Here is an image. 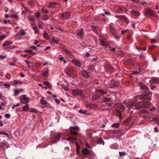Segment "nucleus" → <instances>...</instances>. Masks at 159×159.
I'll return each instance as SVG.
<instances>
[{"label": "nucleus", "mask_w": 159, "mask_h": 159, "mask_svg": "<svg viewBox=\"0 0 159 159\" xmlns=\"http://www.w3.org/2000/svg\"><path fill=\"white\" fill-rule=\"evenodd\" d=\"M149 106L150 103L146 101L138 102L134 100L127 104V107L129 109L136 110L139 109L141 107L148 108Z\"/></svg>", "instance_id": "nucleus-1"}, {"label": "nucleus", "mask_w": 159, "mask_h": 159, "mask_svg": "<svg viewBox=\"0 0 159 159\" xmlns=\"http://www.w3.org/2000/svg\"><path fill=\"white\" fill-rule=\"evenodd\" d=\"M72 94L75 96H82L83 93V92L80 89H75L72 90Z\"/></svg>", "instance_id": "nucleus-2"}, {"label": "nucleus", "mask_w": 159, "mask_h": 159, "mask_svg": "<svg viewBox=\"0 0 159 159\" xmlns=\"http://www.w3.org/2000/svg\"><path fill=\"white\" fill-rule=\"evenodd\" d=\"M86 106L88 108L91 110H94L97 107L96 104L93 103H87L86 105Z\"/></svg>", "instance_id": "nucleus-3"}, {"label": "nucleus", "mask_w": 159, "mask_h": 159, "mask_svg": "<svg viewBox=\"0 0 159 159\" xmlns=\"http://www.w3.org/2000/svg\"><path fill=\"white\" fill-rule=\"evenodd\" d=\"M118 82H115L114 80H111L109 83L108 87L111 88L116 86L118 84Z\"/></svg>", "instance_id": "nucleus-4"}, {"label": "nucleus", "mask_w": 159, "mask_h": 159, "mask_svg": "<svg viewBox=\"0 0 159 159\" xmlns=\"http://www.w3.org/2000/svg\"><path fill=\"white\" fill-rule=\"evenodd\" d=\"M61 135V134L58 133L57 134L53 139L51 142L52 144H53L57 143L59 140V138H60Z\"/></svg>", "instance_id": "nucleus-5"}, {"label": "nucleus", "mask_w": 159, "mask_h": 159, "mask_svg": "<svg viewBox=\"0 0 159 159\" xmlns=\"http://www.w3.org/2000/svg\"><path fill=\"white\" fill-rule=\"evenodd\" d=\"M29 98H27L25 95H23L20 98V102L22 103H27L29 102V101L28 100Z\"/></svg>", "instance_id": "nucleus-6"}, {"label": "nucleus", "mask_w": 159, "mask_h": 159, "mask_svg": "<svg viewBox=\"0 0 159 159\" xmlns=\"http://www.w3.org/2000/svg\"><path fill=\"white\" fill-rule=\"evenodd\" d=\"M149 82L151 84H159V78L153 77L150 80Z\"/></svg>", "instance_id": "nucleus-7"}, {"label": "nucleus", "mask_w": 159, "mask_h": 159, "mask_svg": "<svg viewBox=\"0 0 159 159\" xmlns=\"http://www.w3.org/2000/svg\"><path fill=\"white\" fill-rule=\"evenodd\" d=\"M100 44L104 46L105 47H107L109 45V43L108 42L104 40L100 39Z\"/></svg>", "instance_id": "nucleus-8"}, {"label": "nucleus", "mask_w": 159, "mask_h": 159, "mask_svg": "<svg viewBox=\"0 0 159 159\" xmlns=\"http://www.w3.org/2000/svg\"><path fill=\"white\" fill-rule=\"evenodd\" d=\"M70 128L71 129L70 132L71 133V134L74 135H77V133L76 132L72 130H79V128L78 126H76L71 127H70Z\"/></svg>", "instance_id": "nucleus-9"}, {"label": "nucleus", "mask_w": 159, "mask_h": 159, "mask_svg": "<svg viewBox=\"0 0 159 159\" xmlns=\"http://www.w3.org/2000/svg\"><path fill=\"white\" fill-rule=\"evenodd\" d=\"M10 83L12 85H21L22 84V82L21 81L18 80H14L10 82Z\"/></svg>", "instance_id": "nucleus-10"}, {"label": "nucleus", "mask_w": 159, "mask_h": 159, "mask_svg": "<svg viewBox=\"0 0 159 159\" xmlns=\"http://www.w3.org/2000/svg\"><path fill=\"white\" fill-rule=\"evenodd\" d=\"M70 13L69 11L63 13L62 15V18L63 19H68L70 16Z\"/></svg>", "instance_id": "nucleus-11"}, {"label": "nucleus", "mask_w": 159, "mask_h": 159, "mask_svg": "<svg viewBox=\"0 0 159 159\" xmlns=\"http://www.w3.org/2000/svg\"><path fill=\"white\" fill-rule=\"evenodd\" d=\"M58 4L57 3L53 2H50L49 4L47 5V7L48 8H54L56 7L58 5Z\"/></svg>", "instance_id": "nucleus-12"}, {"label": "nucleus", "mask_w": 159, "mask_h": 159, "mask_svg": "<svg viewBox=\"0 0 159 159\" xmlns=\"http://www.w3.org/2000/svg\"><path fill=\"white\" fill-rule=\"evenodd\" d=\"M72 62L73 63L78 67H80L81 66V64L80 62L77 59H73L72 60Z\"/></svg>", "instance_id": "nucleus-13"}, {"label": "nucleus", "mask_w": 159, "mask_h": 159, "mask_svg": "<svg viewBox=\"0 0 159 159\" xmlns=\"http://www.w3.org/2000/svg\"><path fill=\"white\" fill-rule=\"evenodd\" d=\"M77 36L78 38L80 39H83V36L84 34L83 31V29H81L77 33Z\"/></svg>", "instance_id": "nucleus-14"}, {"label": "nucleus", "mask_w": 159, "mask_h": 159, "mask_svg": "<svg viewBox=\"0 0 159 159\" xmlns=\"http://www.w3.org/2000/svg\"><path fill=\"white\" fill-rule=\"evenodd\" d=\"M65 71L68 75L71 76L72 75L73 70L70 68H66L65 69Z\"/></svg>", "instance_id": "nucleus-15"}, {"label": "nucleus", "mask_w": 159, "mask_h": 159, "mask_svg": "<svg viewBox=\"0 0 159 159\" xmlns=\"http://www.w3.org/2000/svg\"><path fill=\"white\" fill-rule=\"evenodd\" d=\"M139 86L141 90L147 91L148 90L146 86L142 83H140Z\"/></svg>", "instance_id": "nucleus-16"}, {"label": "nucleus", "mask_w": 159, "mask_h": 159, "mask_svg": "<svg viewBox=\"0 0 159 159\" xmlns=\"http://www.w3.org/2000/svg\"><path fill=\"white\" fill-rule=\"evenodd\" d=\"M140 99H149V95L147 94H143L138 97Z\"/></svg>", "instance_id": "nucleus-17"}, {"label": "nucleus", "mask_w": 159, "mask_h": 159, "mask_svg": "<svg viewBox=\"0 0 159 159\" xmlns=\"http://www.w3.org/2000/svg\"><path fill=\"white\" fill-rule=\"evenodd\" d=\"M82 75L85 78H88L89 76V74L85 70H83L81 71Z\"/></svg>", "instance_id": "nucleus-18"}, {"label": "nucleus", "mask_w": 159, "mask_h": 159, "mask_svg": "<svg viewBox=\"0 0 159 159\" xmlns=\"http://www.w3.org/2000/svg\"><path fill=\"white\" fill-rule=\"evenodd\" d=\"M130 12L131 14L135 16L138 17L140 15V13L137 11L135 10H131L130 11Z\"/></svg>", "instance_id": "nucleus-19"}, {"label": "nucleus", "mask_w": 159, "mask_h": 159, "mask_svg": "<svg viewBox=\"0 0 159 159\" xmlns=\"http://www.w3.org/2000/svg\"><path fill=\"white\" fill-rule=\"evenodd\" d=\"M82 153L85 155H89L90 154L89 151L86 148H84L82 150Z\"/></svg>", "instance_id": "nucleus-20"}, {"label": "nucleus", "mask_w": 159, "mask_h": 159, "mask_svg": "<svg viewBox=\"0 0 159 159\" xmlns=\"http://www.w3.org/2000/svg\"><path fill=\"white\" fill-rule=\"evenodd\" d=\"M145 12L146 14L150 16H153L154 15L153 11L148 9L146 10Z\"/></svg>", "instance_id": "nucleus-21"}, {"label": "nucleus", "mask_w": 159, "mask_h": 159, "mask_svg": "<svg viewBox=\"0 0 159 159\" xmlns=\"http://www.w3.org/2000/svg\"><path fill=\"white\" fill-rule=\"evenodd\" d=\"M100 96L99 95H94L91 98V99L93 101L98 100L100 98Z\"/></svg>", "instance_id": "nucleus-22"}, {"label": "nucleus", "mask_w": 159, "mask_h": 159, "mask_svg": "<svg viewBox=\"0 0 159 159\" xmlns=\"http://www.w3.org/2000/svg\"><path fill=\"white\" fill-rule=\"evenodd\" d=\"M77 139L75 138H73L72 137L67 138L66 141H70L72 143L73 142L75 141Z\"/></svg>", "instance_id": "nucleus-23"}, {"label": "nucleus", "mask_w": 159, "mask_h": 159, "mask_svg": "<svg viewBox=\"0 0 159 159\" xmlns=\"http://www.w3.org/2000/svg\"><path fill=\"white\" fill-rule=\"evenodd\" d=\"M125 8L122 7H119L116 11V13H121V11H123L125 10Z\"/></svg>", "instance_id": "nucleus-24"}, {"label": "nucleus", "mask_w": 159, "mask_h": 159, "mask_svg": "<svg viewBox=\"0 0 159 159\" xmlns=\"http://www.w3.org/2000/svg\"><path fill=\"white\" fill-rule=\"evenodd\" d=\"M41 103L42 105H45L47 104V102L46 100L43 98H42L40 100Z\"/></svg>", "instance_id": "nucleus-25"}, {"label": "nucleus", "mask_w": 159, "mask_h": 159, "mask_svg": "<svg viewBox=\"0 0 159 159\" xmlns=\"http://www.w3.org/2000/svg\"><path fill=\"white\" fill-rule=\"evenodd\" d=\"M12 42H10L9 41H6L2 45L3 47L7 46L11 44L12 43Z\"/></svg>", "instance_id": "nucleus-26"}, {"label": "nucleus", "mask_w": 159, "mask_h": 159, "mask_svg": "<svg viewBox=\"0 0 159 159\" xmlns=\"http://www.w3.org/2000/svg\"><path fill=\"white\" fill-rule=\"evenodd\" d=\"M23 111H27L29 110V107H28V105H26L22 107Z\"/></svg>", "instance_id": "nucleus-27"}, {"label": "nucleus", "mask_w": 159, "mask_h": 159, "mask_svg": "<svg viewBox=\"0 0 159 159\" xmlns=\"http://www.w3.org/2000/svg\"><path fill=\"white\" fill-rule=\"evenodd\" d=\"M111 100V98L108 96H106L104 99L103 101L105 102H109Z\"/></svg>", "instance_id": "nucleus-28"}, {"label": "nucleus", "mask_w": 159, "mask_h": 159, "mask_svg": "<svg viewBox=\"0 0 159 159\" xmlns=\"http://www.w3.org/2000/svg\"><path fill=\"white\" fill-rule=\"evenodd\" d=\"M116 18H118L120 20H122V19H123L125 21H126L127 19L126 17L125 16H116Z\"/></svg>", "instance_id": "nucleus-29"}, {"label": "nucleus", "mask_w": 159, "mask_h": 159, "mask_svg": "<svg viewBox=\"0 0 159 159\" xmlns=\"http://www.w3.org/2000/svg\"><path fill=\"white\" fill-rule=\"evenodd\" d=\"M63 51L64 52H66L67 54L69 55H71V52L70 51L65 48L63 49Z\"/></svg>", "instance_id": "nucleus-30"}, {"label": "nucleus", "mask_w": 159, "mask_h": 159, "mask_svg": "<svg viewBox=\"0 0 159 159\" xmlns=\"http://www.w3.org/2000/svg\"><path fill=\"white\" fill-rule=\"evenodd\" d=\"M97 143L98 144H102L103 145L104 144V142L101 139H99L97 141Z\"/></svg>", "instance_id": "nucleus-31"}, {"label": "nucleus", "mask_w": 159, "mask_h": 159, "mask_svg": "<svg viewBox=\"0 0 159 159\" xmlns=\"http://www.w3.org/2000/svg\"><path fill=\"white\" fill-rule=\"evenodd\" d=\"M49 71V70H46L44 71L42 75L44 77H47L48 76V73Z\"/></svg>", "instance_id": "nucleus-32"}, {"label": "nucleus", "mask_w": 159, "mask_h": 159, "mask_svg": "<svg viewBox=\"0 0 159 159\" xmlns=\"http://www.w3.org/2000/svg\"><path fill=\"white\" fill-rule=\"evenodd\" d=\"M117 107L118 108L121 109L123 111L124 110L125 108V107L123 105L120 104H117Z\"/></svg>", "instance_id": "nucleus-33"}, {"label": "nucleus", "mask_w": 159, "mask_h": 159, "mask_svg": "<svg viewBox=\"0 0 159 159\" xmlns=\"http://www.w3.org/2000/svg\"><path fill=\"white\" fill-rule=\"evenodd\" d=\"M97 92L100 93L101 94H106L107 93V92L105 91H103L102 90H97Z\"/></svg>", "instance_id": "nucleus-34"}, {"label": "nucleus", "mask_w": 159, "mask_h": 159, "mask_svg": "<svg viewBox=\"0 0 159 159\" xmlns=\"http://www.w3.org/2000/svg\"><path fill=\"white\" fill-rule=\"evenodd\" d=\"M43 37L44 38L47 40L49 39V37L47 33L46 32H44L43 34Z\"/></svg>", "instance_id": "nucleus-35"}, {"label": "nucleus", "mask_w": 159, "mask_h": 159, "mask_svg": "<svg viewBox=\"0 0 159 159\" xmlns=\"http://www.w3.org/2000/svg\"><path fill=\"white\" fill-rule=\"evenodd\" d=\"M117 147V144L116 143L111 144L110 146V148L111 149H115Z\"/></svg>", "instance_id": "nucleus-36"}, {"label": "nucleus", "mask_w": 159, "mask_h": 159, "mask_svg": "<svg viewBox=\"0 0 159 159\" xmlns=\"http://www.w3.org/2000/svg\"><path fill=\"white\" fill-rule=\"evenodd\" d=\"M109 29L111 33L113 34H114V28L112 25H109Z\"/></svg>", "instance_id": "nucleus-37"}, {"label": "nucleus", "mask_w": 159, "mask_h": 159, "mask_svg": "<svg viewBox=\"0 0 159 159\" xmlns=\"http://www.w3.org/2000/svg\"><path fill=\"white\" fill-rule=\"evenodd\" d=\"M58 59L60 60L61 61H63L64 64H66L67 62L64 59V58L63 57H58Z\"/></svg>", "instance_id": "nucleus-38"}, {"label": "nucleus", "mask_w": 159, "mask_h": 159, "mask_svg": "<svg viewBox=\"0 0 159 159\" xmlns=\"http://www.w3.org/2000/svg\"><path fill=\"white\" fill-rule=\"evenodd\" d=\"M119 123H116L112 124L111 125V126L113 127H115L116 128H117L119 127Z\"/></svg>", "instance_id": "nucleus-39"}, {"label": "nucleus", "mask_w": 159, "mask_h": 159, "mask_svg": "<svg viewBox=\"0 0 159 159\" xmlns=\"http://www.w3.org/2000/svg\"><path fill=\"white\" fill-rule=\"evenodd\" d=\"M33 29L34 31V33L35 34L38 33L39 32V30L38 29V27L37 26L33 27Z\"/></svg>", "instance_id": "nucleus-40"}, {"label": "nucleus", "mask_w": 159, "mask_h": 159, "mask_svg": "<svg viewBox=\"0 0 159 159\" xmlns=\"http://www.w3.org/2000/svg\"><path fill=\"white\" fill-rule=\"evenodd\" d=\"M43 84L47 86L48 87H50L51 86V84L49 83L48 81H44L43 82Z\"/></svg>", "instance_id": "nucleus-41"}, {"label": "nucleus", "mask_w": 159, "mask_h": 159, "mask_svg": "<svg viewBox=\"0 0 159 159\" xmlns=\"http://www.w3.org/2000/svg\"><path fill=\"white\" fill-rule=\"evenodd\" d=\"M30 111L31 112L36 113L37 112V111L35 108H32L30 109Z\"/></svg>", "instance_id": "nucleus-42"}, {"label": "nucleus", "mask_w": 159, "mask_h": 159, "mask_svg": "<svg viewBox=\"0 0 159 159\" xmlns=\"http://www.w3.org/2000/svg\"><path fill=\"white\" fill-rule=\"evenodd\" d=\"M69 150V148L67 147H66L64 148V151H65L64 153L65 154H67Z\"/></svg>", "instance_id": "nucleus-43"}, {"label": "nucleus", "mask_w": 159, "mask_h": 159, "mask_svg": "<svg viewBox=\"0 0 159 159\" xmlns=\"http://www.w3.org/2000/svg\"><path fill=\"white\" fill-rule=\"evenodd\" d=\"M20 93V90L19 89H16L14 90V93L15 95H18Z\"/></svg>", "instance_id": "nucleus-44"}, {"label": "nucleus", "mask_w": 159, "mask_h": 159, "mask_svg": "<svg viewBox=\"0 0 159 159\" xmlns=\"http://www.w3.org/2000/svg\"><path fill=\"white\" fill-rule=\"evenodd\" d=\"M87 112V111H84L83 110H80L79 111V112L82 114H86V113Z\"/></svg>", "instance_id": "nucleus-45"}, {"label": "nucleus", "mask_w": 159, "mask_h": 159, "mask_svg": "<svg viewBox=\"0 0 159 159\" xmlns=\"http://www.w3.org/2000/svg\"><path fill=\"white\" fill-rule=\"evenodd\" d=\"M75 144L76 146L77 152H79L80 148L78 146V143L77 142H75Z\"/></svg>", "instance_id": "nucleus-46"}, {"label": "nucleus", "mask_w": 159, "mask_h": 159, "mask_svg": "<svg viewBox=\"0 0 159 159\" xmlns=\"http://www.w3.org/2000/svg\"><path fill=\"white\" fill-rule=\"evenodd\" d=\"M0 134L2 135H5L7 137L8 136V134L4 132H0Z\"/></svg>", "instance_id": "nucleus-47"}, {"label": "nucleus", "mask_w": 159, "mask_h": 159, "mask_svg": "<svg viewBox=\"0 0 159 159\" xmlns=\"http://www.w3.org/2000/svg\"><path fill=\"white\" fill-rule=\"evenodd\" d=\"M91 27L93 28L94 32H95V33H97L98 32V31L97 30L95 29V28H96V26H92Z\"/></svg>", "instance_id": "nucleus-48"}, {"label": "nucleus", "mask_w": 159, "mask_h": 159, "mask_svg": "<svg viewBox=\"0 0 159 159\" xmlns=\"http://www.w3.org/2000/svg\"><path fill=\"white\" fill-rule=\"evenodd\" d=\"M119 155L120 156H122L123 155L125 156V153L124 152H119Z\"/></svg>", "instance_id": "nucleus-49"}, {"label": "nucleus", "mask_w": 159, "mask_h": 159, "mask_svg": "<svg viewBox=\"0 0 159 159\" xmlns=\"http://www.w3.org/2000/svg\"><path fill=\"white\" fill-rule=\"evenodd\" d=\"M59 40H56L54 38H53V39H52V42L53 43H58V42L59 41Z\"/></svg>", "instance_id": "nucleus-50"}, {"label": "nucleus", "mask_w": 159, "mask_h": 159, "mask_svg": "<svg viewBox=\"0 0 159 159\" xmlns=\"http://www.w3.org/2000/svg\"><path fill=\"white\" fill-rule=\"evenodd\" d=\"M94 65H89L88 66V70H91V69L93 68Z\"/></svg>", "instance_id": "nucleus-51"}, {"label": "nucleus", "mask_w": 159, "mask_h": 159, "mask_svg": "<svg viewBox=\"0 0 159 159\" xmlns=\"http://www.w3.org/2000/svg\"><path fill=\"white\" fill-rule=\"evenodd\" d=\"M6 38V36L5 35H2L0 36V41Z\"/></svg>", "instance_id": "nucleus-52"}, {"label": "nucleus", "mask_w": 159, "mask_h": 159, "mask_svg": "<svg viewBox=\"0 0 159 159\" xmlns=\"http://www.w3.org/2000/svg\"><path fill=\"white\" fill-rule=\"evenodd\" d=\"M118 116L120 120L122 119V113L120 111H118Z\"/></svg>", "instance_id": "nucleus-53"}, {"label": "nucleus", "mask_w": 159, "mask_h": 159, "mask_svg": "<svg viewBox=\"0 0 159 159\" xmlns=\"http://www.w3.org/2000/svg\"><path fill=\"white\" fill-rule=\"evenodd\" d=\"M3 85L5 86L6 88H10L11 86V85L9 84H3Z\"/></svg>", "instance_id": "nucleus-54"}, {"label": "nucleus", "mask_w": 159, "mask_h": 159, "mask_svg": "<svg viewBox=\"0 0 159 159\" xmlns=\"http://www.w3.org/2000/svg\"><path fill=\"white\" fill-rule=\"evenodd\" d=\"M106 67L107 68H108L110 70H112V67L110 65H107L106 66Z\"/></svg>", "instance_id": "nucleus-55"}, {"label": "nucleus", "mask_w": 159, "mask_h": 159, "mask_svg": "<svg viewBox=\"0 0 159 159\" xmlns=\"http://www.w3.org/2000/svg\"><path fill=\"white\" fill-rule=\"evenodd\" d=\"M41 10L42 12L44 13H48V11L47 10H44L43 8H42Z\"/></svg>", "instance_id": "nucleus-56"}, {"label": "nucleus", "mask_w": 159, "mask_h": 159, "mask_svg": "<svg viewBox=\"0 0 159 159\" xmlns=\"http://www.w3.org/2000/svg\"><path fill=\"white\" fill-rule=\"evenodd\" d=\"M6 57V55H4V56H2V55L0 56V59H1L2 60H3Z\"/></svg>", "instance_id": "nucleus-57"}, {"label": "nucleus", "mask_w": 159, "mask_h": 159, "mask_svg": "<svg viewBox=\"0 0 159 159\" xmlns=\"http://www.w3.org/2000/svg\"><path fill=\"white\" fill-rule=\"evenodd\" d=\"M42 19L44 20H47L49 19V18L48 16H44L43 17Z\"/></svg>", "instance_id": "nucleus-58"}, {"label": "nucleus", "mask_w": 159, "mask_h": 159, "mask_svg": "<svg viewBox=\"0 0 159 159\" xmlns=\"http://www.w3.org/2000/svg\"><path fill=\"white\" fill-rule=\"evenodd\" d=\"M54 100L56 102L57 104H59L60 103V101L58 99H57V98H54Z\"/></svg>", "instance_id": "nucleus-59"}, {"label": "nucleus", "mask_w": 159, "mask_h": 159, "mask_svg": "<svg viewBox=\"0 0 159 159\" xmlns=\"http://www.w3.org/2000/svg\"><path fill=\"white\" fill-rule=\"evenodd\" d=\"M5 117L7 118H9L10 117V114H7L5 115Z\"/></svg>", "instance_id": "nucleus-60"}, {"label": "nucleus", "mask_w": 159, "mask_h": 159, "mask_svg": "<svg viewBox=\"0 0 159 159\" xmlns=\"http://www.w3.org/2000/svg\"><path fill=\"white\" fill-rule=\"evenodd\" d=\"M151 89V90H153L156 88V86L154 85H150Z\"/></svg>", "instance_id": "nucleus-61"}, {"label": "nucleus", "mask_w": 159, "mask_h": 159, "mask_svg": "<svg viewBox=\"0 0 159 159\" xmlns=\"http://www.w3.org/2000/svg\"><path fill=\"white\" fill-rule=\"evenodd\" d=\"M10 17L12 18L14 17L16 18H17L18 17V16L17 15H12Z\"/></svg>", "instance_id": "nucleus-62"}, {"label": "nucleus", "mask_w": 159, "mask_h": 159, "mask_svg": "<svg viewBox=\"0 0 159 159\" xmlns=\"http://www.w3.org/2000/svg\"><path fill=\"white\" fill-rule=\"evenodd\" d=\"M32 52V50H25L24 51L25 52H29L30 53H31Z\"/></svg>", "instance_id": "nucleus-63"}, {"label": "nucleus", "mask_w": 159, "mask_h": 159, "mask_svg": "<svg viewBox=\"0 0 159 159\" xmlns=\"http://www.w3.org/2000/svg\"><path fill=\"white\" fill-rule=\"evenodd\" d=\"M140 71V70H139L138 71H134L133 73V74H139Z\"/></svg>", "instance_id": "nucleus-64"}]
</instances>
